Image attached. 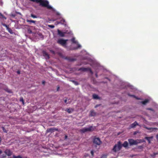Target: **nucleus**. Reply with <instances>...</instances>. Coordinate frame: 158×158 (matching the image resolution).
<instances>
[{
    "label": "nucleus",
    "mask_w": 158,
    "mask_h": 158,
    "mask_svg": "<svg viewBox=\"0 0 158 158\" xmlns=\"http://www.w3.org/2000/svg\"><path fill=\"white\" fill-rule=\"evenodd\" d=\"M58 34L60 37H64L65 34L66 33V32H62L60 31L59 29L57 30Z\"/></svg>",
    "instance_id": "obj_10"
},
{
    "label": "nucleus",
    "mask_w": 158,
    "mask_h": 158,
    "mask_svg": "<svg viewBox=\"0 0 158 158\" xmlns=\"http://www.w3.org/2000/svg\"><path fill=\"white\" fill-rule=\"evenodd\" d=\"M66 111L69 113H71L73 111V110L72 109L69 108L66 109Z\"/></svg>",
    "instance_id": "obj_19"
},
{
    "label": "nucleus",
    "mask_w": 158,
    "mask_h": 158,
    "mask_svg": "<svg viewBox=\"0 0 158 158\" xmlns=\"http://www.w3.org/2000/svg\"><path fill=\"white\" fill-rule=\"evenodd\" d=\"M12 158H22V157L20 156H16L15 155L13 156Z\"/></svg>",
    "instance_id": "obj_26"
},
{
    "label": "nucleus",
    "mask_w": 158,
    "mask_h": 158,
    "mask_svg": "<svg viewBox=\"0 0 158 158\" xmlns=\"http://www.w3.org/2000/svg\"><path fill=\"white\" fill-rule=\"evenodd\" d=\"M56 23H57V24H60V21H59V22L57 21L56 22Z\"/></svg>",
    "instance_id": "obj_49"
},
{
    "label": "nucleus",
    "mask_w": 158,
    "mask_h": 158,
    "mask_svg": "<svg viewBox=\"0 0 158 158\" xmlns=\"http://www.w3.org/2000/svg\"><path fill=\"white\" fill-rule=\"evenodd\" d=\"M93 99H100V98L98 95L95 94L93 95Z\"/></svg>",
    "instance_id": "obj_17"
},
{
    "label": "nucleus",
    "mask_w": 158,
    "mask_h": 158,
    "mask_svg": "<svg viewBox=\"0 0 158 158\" xmlns=\"http://www.w3.org/2000/svg\"><path fill=\"white\" fill-rule=\"evenodd\" d=\"M128 145V143L127 141H125L122 144V147L123 146L125 148H126L127 147Z\"/></svg>",
    "instance_id": "obj_18"
},
{
    "label": "nucleus",
    "mask_w": 158,
    "mask_h": 158,
    "mask_svg": "<svg viewBox=\"0 0 158 158\" xmlns=\"http://www.w3.org/2000/svg\"><path fill=\"white\" fill-rule=\"evenodd\" d=\"M149 100L146 99H145L144 101H143L141 102V103L142 104L145 105L149 102Z\"/></svg>",
    "instance_id": "obj_16"
},
{
    "label": "nucleus",
    "mask_w": 158,
    "mask_h": 158,
    "mask_svg": "<svg viewBox=\"0 0 158 158\" xmlns=\"http://www.w3.org/2000/svg\"><path fill=\"white\" fill-rule=\"evenodd\" d=\"M96 113L94 110H91L90 111L89 114V116L92 117L96 115Z\"/></svg>",
    "instance_id": "obj_12"
},
{
    "label": "nucleus",
    "mask_w": 158,
    "mask_h": 158,
    "mask_svg": "<svg viewBox=\"0 0 158 158\" xmlns=\"http://www.w3.org/2000/svg\"><path fill=\"white\" fill-rule=\"evenodd\" d=\"M43 55L45 58L46 59H49V54L47 53L45 51H42Z\"/></svg>",
    "instance_id": "obj_9"
},
{
    "label": "nucleus",
    "mask_w": 158,
    "mask_h": 158,
    "mask_svg": "<svg viewBox=\"0 0 158 158\" xmlns=\"http://www.w3.org/2000/svg\"><path fill=\"white\" fill-rule=\"evenodd\" d=\"M1 137H0V143H1Z\"/></svg>",
    "instance_id": "obj_55"
},
{
    "label": "nucleus",
    "mask_w": 158,
    "mask_h": 158,
    "mask_svg": "<svg viewBox=\"0 0 158 158\" xmlns=\"http://www.w3.org/2000/svg\"><path fill=\"white\" fill-rule=\"evenodd\" d=\"M95 76H96V77H98V74H97V73H96V74H95Z\"/></svg>",
    "instance_id": "obj_53"
},
{
    "label": "nucleus",
    "mask_w": 158,
    "mask_h": 158,
    "mask_svg": "<svg viewBox=\"0 0 158 158\" xmlns=\"http://www.w3.org/2000/svg\"><path fill=\"white\" fill-rule=\"evenodd\" d=\"M81 47V45L80 44H78L77 48H79Z\"/></svg>",
    "instance_id": "obj_45"
},
{
    "label": "nucleus",
    "mask_w": 158,
    "mask_h": 158,
    "mask_svg": "<svg viewBox=\"0 0 158 158\" xmlns=\"http://www.w3.org/2000/svg\"><path fill=\"white\" fill-rule=\"evenodd\" d=\"M60 24H61L64 25H66V23L65 21V20L63 19H62L60 21Z\"/></svg>",
    "instance_id": "obj_13"
},
{
    "label": "nucleus",
    "mask_w": 158,
    "mask_h": 158,
    "mask_svg": "<svg viewBox=\"0 0 158 158\" xmlns=\"http://www.w3.org/2000/svg\"><path fill=\"white\" fill-rule=\"evenodd\" d=\"M68 60L69 61H73L75 60L73 59V58H69L68 59Z\"/></svg>",
    "instance_id": "obj_34"
},
{
    "label": "nucleus",
    "mask_w": 158,
    "mask_h": 158,
    "mask_svg": "<svg viewBox=\"0 0 158 158\" xmlns=\"http://www.w3.org/2000/svg\"><path fill=\"white\" fill-rule=\"evenodd\" d=\"M8 31L11 34H12L13 33L11 29L10 28H8L7 29Z\"/></svg>",
    "instance_id": "obj_20"
},
{
    "label": "nucleus",
    "mask_w": 158,
    "mask_h": 158,
    "mask_svg": "<svg viewBox=\"0 0 158 158\" xmlns=\"http://www.w3.org/2000/svg\"><path fill=\"white\" fill-rule=\"evenodd\" d=\"M149 138H150V139H152L153 138V136H151V137H149Z\"/></svg>",
    "instance_id": "obj_52"
},
{
    "label": "nucleus",
    "mask_w": 158,
    "mask_h": 158,
    "mask_svg": "<svg viewBox=\"0 0 158 158\" xmlns=\"http://www.w3.org/2000/svg\"><path fill=\"white\" fill-rule=\"evenodd\" d=\"M48 27H50V28H53L55 27L54 26V25H48Z\"/></svg>",
    "instance_id": "obj_33"
},
{
    "label": "nucleus",
    "mask_w": 158,
    "mask_h": 158,
    "mask_svg": "<svg viewBox=\"0 0 158 158\" xmlns=\"http://www.w3.org/2000/svg\"><path fill=\"white\" fill-rule=\"evenodd\" d=\"M139 124L137 122L135 121L133 123L131 124L130 126V128H133L135 127L137 125H138Z\"/></svg>",
    "instance_id": "obj_11"
},
{
    "label": "nucleus",
    "mask_w": 158,
    "mask_h": 158,
    "mask_svg": "<svg viewBox=\"0 0 158 158\" xmlns=\"http://www.w3.org/2000/svg\"><path fill=\"white\" fill-rule=\"evenodd\" d=\"M94 130V129L92 126H90L88 127H85L80 129V132L81 133H84L87 131H91Z\"/></svg>",
    "instance_id": "obj_3"
},
{
    "label": "nucleus",
    "mask_w": 158,
    "mask_h": 158,
    "mask_svg": "<svg viewBox=\"0 0 158 158\" xmlns=\"http://www.w3.org/2000/svg\"><path fill=\"white\" fill-rule=\"evenodd\" d=\"M147 110H152V111L153 110L152 109V108H148V109H147Z\"/></svg>",
    "instance_id": "obj_43"
},
{
    "label": "nucleus",
    "mask_w": 158,
    "mask_h": 158,
    "mask_svg": "<svg viewBox=\"0 0 158 158\" xmlns=\"http://www.w3.org/2000/svg\"><path fill=\"white\" fill-rule=\"evenodd\" d=\"M0 16L2 17V18H4L5 19H6V18L2 14L0 13Z\"/></svg>",
    "instance_id": "obj_32"
},
{
    "label": "nucleus",
    "mask_w": 158,
    "mask_h": 158,
    "mask_svg": "<svg viewBox=\"0 0 158 158\" xmlns=\"http://www.w3.org/2000/svg\"><path fill=\"white\" fill-rule=\"evenodd\" d=\"M128 141L131 146L133 145H136L138 143H140V142L139 140H135L133 139H129Z\"/></svg>",
    "instance_id": "obj_4"
},
{
    "label": "nucleus",
    "mask_w": 158,
    "mask_h": 158,
    "mask_svg": "<svg viewBox=\"0 0 158 158\" xmlns=\"http://www.w3.org/2000/svg\"><path fill=\"white\" fill-rule=\"evenodd\" d=\"M59 87H58V88H57V90L58 91L59 89Z\"/></svg>",
    "instance_id": "obj_56"
},
{
    "label": "nucleus",
    "mask_w": 158,
    "mask_h": 158,
    "mask_svg": "<svg viewBox=\"0 0 158 158\" xmlns=\"http://www.w3.org/2000/svg\"><path fill=\"white\" fill-rule=\"evenodd\" d=\"M78 71L85 72L89 71L91 74H93V72L89 68H81L78 69Z\"/></svg>",
    "instance_id": "obj_7"
},
{
    "label": "nucleus",
    "mask_w": 158,
    "mask_h": 158,
    "mask_svg": "<svg viewBox=\"0 0 158 158\" xmlns=\"http://www.w3.org/2000/svg\"><path fill=\"white\" fill-rule=\"evenodd\" d=\"M40 3V5L43 7H47L49 9H52L53 10L52 7L49 5V2L47 1H44L43 0H39L38 1L37 3Z\"/></svg>",
    "instance_id": "obj_1"
},
{
    "label": "nucleus",
    "mask_w": 158,
    "mask_h": 158,
    "mask_svg": "<svg viewBox=\"0 0 158 158\" xmlns=\"http://www.w3.org/2000/svg\"><path fill=\"white\" fill-rule=\"evenodd\" d=\"M4 152L6 155L8 156H11L12 153V152L10 149H7L5 150Z\"/></svg>",
    "instance_id": "obj_8"
},
{
    "label": "nucleus",
    "mask_w": 158,
    "mask_h": 158,
    "mask_svg": "<svg viewBox=\"0 0 158 158\" xmlns=\"http://www.w3.org/2000/svg\"><path fill=\"white\" fill-rule=\"evenodd\" d=\"M11 15L12 17L14 18L15 16L16 15L14 14H11Z\"/></svg>",
    "instance_id": "obj_42"
},
{
    "label": "nucleus",
    "mask_w": 158,
    "mask_h": 158,
    "mask_svg": "<svg viewBox=\"0 0 158 158\" xmlns=\"http://www.w3.org/2000/svg\"><path fill=\"white\" fill-rule=\"evenodd\" d=\"M156 138L157 139H158V134L157 135H156Z\"/></svg>",
    "instance_id": "obj_51"
},
{
    "label": "nucleus",
    "mask_w": 158,
    "mask_h": 158,
    "mask_svg": "<svg viewBox=\"0 0 158 158\" xmlns=\"http://www.w3.org/2000/svg\"><path fill=\"white\" fill-rule=\"evenodd\" d=\"M28 32L29 33H32V31L30 29L28 30Z\"/></svg>",
    "instance_id": "obj_38"
},
{
    "label": "nucleus",
    "mask_w": 158,
    "mask_h": 158,
    "mask_svg": "<svg viewBox=\"0 0 158 158\" xmlns=\"http://www.w3.org/2000/svg\"><path fill=\"white\" fill-rule=\"evenodd\" d=\"M144 127L148 130H150V132H152L155 130L158 129L157 128H148L146 127Z\"/></svg>",
    "instance_id": "obj_14"
},
{
    "label": "nucleus",
    "mask_w": 158,
    "mask_h": 158,
    "mask_svg": "<svg viewBox=\"0 0 158 158\" xmlns=\"http://www.w3.org/2000/svg\"><path fill=\"white\" fill-rule=\"evenodd\" d=\"M101 105V104H97L95 106V108H97Z\"/></svg>",
    "instance_id": "obj_40"
},
{
    "label": "nucleus",
    "mask_w": 158,
    "mask_h": 158,
    "mask_svg": "<svg viewBox=\"0 0 158 158\" xmlns=\"http://www.w3.org/2000/svg\"><path fill=\"white\" fill-rule=\"evenodd\" d=\"M54 132V131L53 127L48 129L47 130V132H50L52 133Z\"/></svg>",
    "instance_id": "obj_15"
},
{
    "label": "nucleus",
    "mask_w": 158,
    "mask_h": 158,
    "mask_svg": "<svg viewBox=\"0 0 158 158\" xmlns=\"http://www.w3.org/2000/svg\"><path fill=\"white\" fill-rule=\"evenodd\" d=\"M31 17L34 18H37V17L36 16H35L32 14H31Z\"/></svg>",
    "instance_id": "obj_30"
},
{
    "label": "nucleus",
    "mask_w": 158,
    "mask_h": 158,
    "mask_svg": "<svg viewBox=\"0 0 158 158\" xmlns=\"http://www.w3.org/2000/svg\"><path fill=\"white\" fill-rule=\"evenodd\" d=\"M42 84H45V81H42Z\"/></svg>",
    "instance_id": "obj_48"
},
{
    "label": "nucleus",
    "mask_w": 158,
    "mask_h": 158,
    "mask_svg": "<svg viewBox=\"0 0 158 158\" xmlns=\"http://www.w3.org/2000/svg\"><path fill=\"white\" fill-rule=\"evenodd\" d=\"M16 13L18 14L21 15V14L20 12H16Z\"/></svg>",
    "instance_id": "obj_50"
},
{
    "label": "nucleus",
    "mask_w": 158,
    "mask_h": 158,
    "mask_svg": "<svg viewBox=\"0 0 158 158\" xmlns=\"http://www.w3.org/2000/svg\"><path fill=\"white\" fill-rule=\"evenodd\" d=\"M1 128L2 129L3 131L6 133H7L8 132V131L5 129V127H2Z\"/></svg>",
    "instance_id": "obj_21"
},
{
    "label": "nucleus",
    "mask_w": 158,
    "mask_h": 158,
    "mask_svg": "<svg viewBox=\"0 0 158 158\" xmlns=\"http://www.w3.org/2000/svg\"><path fill=\"white\" fill-rule=\"evenodd\" d=\"M53 129H54V131H58V129L57 128H55L53 127Z\"/></svg>",
    "instance_id": "obj_39"
},
{
    "label": "nucleus",
    "mask_w": 158,
    "mask_h": 158,
    "mask_svg": "<svg viewBox=\"0 0 158 158\" xmlns=\"http://www.w3.org/2000/svg\"><path fill=\"white\" fill-rule=\"evenodd\" d=\"M1 158H8V157H7L5 154H2Z\"/></svg>",
    "instance_id": "obj_27"
},
{
    "label": "nucleus",
    "mask_w": 158,
    "mask_h": 158,
    "mask_svg": "<svg viewBox=\"0 0 158 158\" xmlns=\"http://www.w3.org/2000/svg\"><path fill=\"white\" fill-rule=\"evenodd\" d=\"M131 96H132V97H135V96H134V95H131Z\"/></svg>",
    "instance_id": "obj_57"
},
{
    "label": "nucleus",
    "mask_w": 158,
    "mask_h": 158,
    "mask_svg": "<svg viewBox=\"0 0 158 158\" xmlns=\"http://www.w3.org/2000/svg\"><path fill=\"white\" fill-rule=\"evenodd\" d=\"M5 90L7 92L9 93H11L12 92L11 91V90L7 88H6L5 89Z\"/></svg>",
    "instance_id": "obj_22"
},
{
    "label": "nucleus",
    "mask_w": 158,
    "mask_h": 158,
    "mask_svg": "<svg viewBox=\"0 0 158 158\" xmlns=\"http://www.w3.org/2000/svg\"><path fill=\"white\" fill-rule=\"evenodd\" d=\"M3 25L5 27H6V29H7V28H9V27H8V26L7 25H6V24H3Z\"/></svg>",
    "instance_id": "obj_35"
},
{
    "label": "nucleus",
    "mask_w": 158,
    "mask_h": 158,
    "mask_svg": "<svg viewBox=\"0 0 158 158\" xmlns=\"http://www.w3.org/2000/svg\"><path fill=\"white\" fill-rule=\"evenodd\" d=\"M93 143L94 144L99 145L102 143V142L99 138L94 137L93 140Z\"/></svg>",
    "instance_id": "obj_5"
},
{
    "label": "nucleus",
    "mask_w": 158,
    "mask_h": 158,
    "mask_svg": "<svg viewBox=\"0 0 158 158\" xmlns=\"http://www.w3.org/2000/svg\"><path fill=\"white\" fill-rule=\"evenodd\" d=\"M68 138V136L66 135H65V136H64V139H66Z\"/></svg>",
    "instance_id": "obj_41"
},
{
    "label": "nucleus",
    "mask_w": 158,
    "mask_h": 158,
    "mask_svg": "<svg viewBox=\"0 0 158 158\" xmlns=\"http://www.w3.org/2000/svg\"><path fill=\"white\" fill-rule=\"evenodd\" d=\"M27 22L32 23H35V21L32 20H28V19H27Z\"/></svg>",
    "instance_id": "obj_24"
},
{
    "label": "nucleus",
    "mask_w": 158,
    "mask_h": 158,
    "mask_svg": "<svg viewBox=\"0 0 158 158\" xmlns=\"http://www.w3.org/2000/svg\"><path fill=\"white\" fill-rule=\"evenodd\" d=\"M56 14L57 15H60V14L59 13V12H56Z\"/></svg>",
    "instance_id": "obj_46"
},
{
    "label": "nucleus",
    "mask_w": 158,
    "mask_h": 158,
    "mask_svg": "<svg viewBox=\"0 0 158 158\" xmlns=\"http://www.w3.org/2000/svg\"><path fill=\"white\" fill-rule=\"evenodd\" d=\"M20 101L22 102L23 104H24V100L23 98H20Z\"/></svg>",
    "instance_id": "obj_31"
},
{
    "label": "nucleus",
    "mask_w": 158,
    "mask_h": 158,
    "mask_svg": "<svg viewBox=\"0 0 158 158\" xmlns=\"http://www.w3.org/2000/svg\"><path fill=\"white\" fill-rule=\"evenodd\" d=\"M2 152L1 150H0V154H1Z\"/></svg>",
    "instance_id": "obj_54"
},
{
    "label": "nucleus",
    "mask_w": 158,
    "mask_h": 158,
    "mask_svg": "<svg viewBox=\"0 0 158 158\" xmlns=\"http://www.w3.org/2000/svg\"><path fill=\"white\" fill-rule=\"evenodd\" d=\"M122 147V144L120 141H119L118 142L117 144H115L113 149L112 150L114 152H117L119 151Z\"/></svg>",
    "instance_id": "obj_2"
},
{
    "label": "nucleus",
    "mask_w": 158,
    "mask_h": 158,
    "mask_svg": "<svg viewBox=\"0 0 158 158\" xmlns=\"http://www.w3.org/2000/svg\"><path fill=\"white\" fill-rule=\"evenodd\" d=\"M67 99H66L65 100H64V102L65 103H67Z\"/></svg>",
    "instance_id": "obj_47"
},
{
    "label": "nucleus",
    "mask_w": 158,
    "mask_h": 158,
    "mask_svg": "<svg viewBox=\"0 0 158 158\" xmlns=\"http://www.w3.org/2000/svg\"><path fill=\"white\" fill-rule=\"evenodd\" d=\"M145 139L148 141L149 143H150L151 141L150 140V138L146 137L145 138Z\"/></svg>",
    "instance_id": "obj_25"
},
{
    "label": "nucleus",
    "mask_w": 158,
    "mask_h": 158,
    "mask_svg": "<svg viewBox=\"0 0 158 158\" xmlns=\"http://www.w3.org/2000/svg\"><path fill=\"white\" fill-rule=\"evenodd\" d=\"M106 155H103L102 156L101 158H106Z\"/></svg>",
    "instance_id": "obj_36"
},
{
    "label": "nucleus",
    "mask_w": 158,
    "mask_h": 158,
    "mask_svg": "<svg viewBox=\"0 0 158 158\" xmlns=\"http://www.w3.org/2000/svg\"><path fill=\"white\" fill-rule=\"evenodd\" d=\"M157 154H158V153H154L153 154H151V156L154 157L155 156V155Z\"/></svg>",
    "instance_id": "obj_29"
},
{
    "label": "nucleus",
    "mask_w": 158,
    "mask_h": 158,
    "mask_svg": "<svg viewBox=\"0 0 158 158\" xmlns=\"http://www.w3.org/2000/svg\"><path fill=\"white\" fill-rule=\"evenodd\" d=\"M91 155L92 156H94V152H93V150H92L91 151Z\"/></svg>",
    "instance_id": "obj_37"
},
{
    "label": "nucleus",
    "mask_w": 158,
    "mask_h": 158,
    "mask_svg": "<svg viewBox=\"0 0 158 158\" xmlns=\"http://www.w3.org/2000/svg\"><path fill=\"white\" fill-rule=\"evenodd\" d=\"M17 73L19 74H20V71H18L17 72Z\"/></svg>",
    "instance_id": "obj_44"
},
{
    "label": "nucleus",
    "mask_w": 158,
    "mask_h": 158,
    "mask_svg": "<svg viewBox=\"0 0 158 158\" xmlns=\"http://www.w3.org/2000/svg\"><path fill=\"white\" fill-rule=\"evenodd\" d=\"M72 81L73 82L74 84L76 85H79L78 83L76 81Z\"/></svg>",
    "instance_id": "obj_28"
},
{
    "label": "nucleus",
    "mask_w": 158,
    "mask_h": 158,
    "mask_svg": "<svg viewBox=\"0 0 158 158\" xmlns=\"http://www.w3.org/2000/svg\"><path fill=\"white\" fill-rule=\"evenodd\" d=\"M71 41L73 43H77V41H75V38H73L71 40Z\"/></svg>",
    "instance_id": "obj_23"
},
{
    "label": "nucleus",
    "mask_w": 158,
    "mask_h": 158,
    "mask_svg": "<svg viewBox=\"0 0 158 158\" xmlns=\"http://www.w3.org/2000/svg\"><path fill=\"white\" fill-rule=\"evenodd\" d=\"M68 41V40H64L62 39H59L57 40V42L59 44L63 46L66 44V42Z\"/></svg>",
    "instance_id": "obj_6"
}]
</instances>
